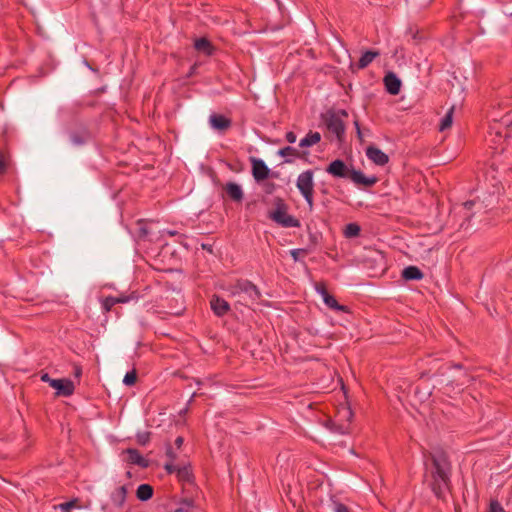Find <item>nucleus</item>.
<instances>
[{"label":"nucleus","instance_id":"obj_1","mask_svg":"<svg viewBox=\"0 0 512 512\" xmlns=\"http://www.w3.org/2000/svg\"><path fill=\"white\" fill-rule=\"evenodd\" d=\"M431 464L425 459V468L430 475V484L438 497H441L444 490L450 485V463L446 454L441 450H434L429 453Z\"/></svg>","mask_w":512,"mask_h":512},{"label":"nucleus","instance_id":"obj_2","mask_svg":"<svg viewBox=\"0 0 512 512\" xmlns=\"http://www.w3.org/2000/svg\"><path fill=\"white\" fill-rule=\"evenodd\" d=\"M233 295L238 296V302L253 303L261 296L259 289L249 281H239L233 290Z\"/></svg>","mask_w":512,"mask_h":512},{"label":"nucleus","instance_id":"obj_3","mask_svg":"<svg viewBox=\"0 0 512 512\" xmlns=\"http://www.w3.org/2000/svg\"><path fill=\"white\" fill-rule=\"evenodd\" d=\"M297 188L307 201L310 209L313 207V200H312V194H313V187H314V181H313V173L312 171L308 170L305 172H302L297 179Z\"/></svg>","mask_w":512,"mask_h":512},{"label":"nucleus","instance_id":"obj_4","mask_svg":"<svg viewBox=\"0 0 512 512\" xmlns=\"http://www.w3.org/2000/svg\"><path fill=\"white\" fill-rule=\"evenodd\" d=\"M276 210L270 213V218L284 227H297L298 221L286 213V205L281 199H277Z\"/></svg>","mask_w":512,"mask_h":512},{"label":"nucleus","instance_id":"obj_5","mask_svg":"<svg viewBox=\"0 0 512 512\" xmlns=\"http://www.w3.org/2000/svg\"><path fill=\"white\" fill-rule=\"evenodd\" d=\"M51 387L56 390L58 396H70L74 392L73 382L65 378L51 381Z\"/></svg>","mask_w":512,"mask_h":512},{"label":"nucleus","instance_id":"obj_6","mask_svg":"<svg viewBox=\"0 0 512 512\" xmlns=\"http://www.w3.org/2000/svg\"><path fill=\"white\" fill-rule=\"evenodd\" d=\"M326 171L335 177L348 178L350 168L342 160H335Z\"/></svg>","mask_w":512,"mask_h":512},{"label":"nucleus","instance_id":"obj_7","mask_svg":"<svg viewBox=\"0 0 512 512\" xmlns=\"http://www.w3.org/2000/svg\"><path fill=\"white\" fill-rule=\"evenodd\" d=\"M252 174L255 180L261 181L268 177L269 168L261 159H252Z\"/></svg>","mask_w":512,"mask_h":512},{"label":"nucleus","instance_id":"obj_8","mask_svg":"<svg viewBox=\"0 0 512 512\" xmlns=\"http://www.w3.org/2000/svg\"><path fill=\"white\" fill-rule=\"evenodd\" d=\"M226 195L234 202H241L244 197L242 187L235 182H228L223 186Z\"/></svg>","mask_w":512,"mask_h":512},{"label":"nucleus","instance_id":"obj_9","mask_svg":"<svg viewBox=\"0 0 512 512\" xmlns=\"http://www.w3.org/2000/svg\"><path fill=\"white\" fill-rule=\"evenodd\" d=\"M348 178L351 179L357 185L372 186L376 183L375 177H366L362 172L350 169Z\"/></svg>","mask_w":512,"mask_h":512},{"label":"nucleus","instance_id":"obj_10","mask_svg":"<svg viewBox=\"0 0 512 512\" xmlns=\"http://www.w3.org/2000/svg\"><path fill=\"white\" fill-rule=\"evenodd\" d=\"M384 83L387 91L392 95H397L400 92L401 80L392 72H389L384 77Z\"/></svg>","mask_w":512,"mask_h":512},{"label":"nucleus","instance_id":"obj_11","mask_svg":"<svg viewBox=\"0 0 512 512\" xmlns=\"http://www.w3.org/2000/svg\"><path fill=\"white\" fill-rule=\"evenodd\" d=\"M326 125L331 133L335 134L337 138H341L344 133V124L339 117L334 115L330 116L326 120Z\"/></svg>","mask_w":512,"mask_h":512},{"label":"nucleus","instance_id":"obj_12","mask_svg":"<svg viewBox=\"0 0 512 512\" xmlns=\"http://www.w3.org/2000/svg\"><path fill=\"white\" fill-rule=\"evenodd\" d=\"M210 306L217 316L225 315L230 309L229 303L218 296L212 297Z\"/></svg>","mask_w":512,"mask_h":512},{"label":"nucleus","instance_id":"obj_13","mask_svg":"<svg viewBox=\"0 0 512 512\" xmlns=\"http://www.w3.org/2000/svg\"><path fill=\"white\" fill-rule=\"evenodd\" d=\"M366 155L377 165H384L388 162V156L380 149L373 146L367 148Z\"/></svg>","mask_w":512,"mask_h":512},{"label":"nucleus","instance_id":"obj_14","mask_svg":"<svg viewBox=\"0 0 512 512\" xmlns=\"http://www.w3.org/2000/svg\"><path fill=\"white\" fill-rule=\"evenodd\" d=\"M209 123L217 131H225L231 126L229 119L218 114H212L209 118Z\"/></svg>","mask_w":512,"mask_h":512},{"label":"nucleus","instance_id":"obj_15","mask_svg":"<svg viewBox=\"0 0 512 512\" xmlns=\"http://www.w3.org/2000/svg\"><path fill=\"white\" fill-rule=\"evenodd\" d=\"M124 460L131 464H136L140 467H147L148 462L145 460L136 449H127L125 452Z\"/></svg>","mask_w":512,"mask_h":512},{"label":"nucleus","instance_id":"obj_16","mask_svg":"<svg viewBox=\"0 0 512 512\" xmlns=\"http://www.w3.org/2000/svg\"><path fill=\"white\" fill-rule=\"evenodd\" d=\"M317 290L322 295L323 301L327 306L338 311H347V308L345 306L338 304L336 299L333 296L329 295V293L324 288H318Z\"/></svg>","mask_w":512,"mask_h":512},{"label":"nucleus","instance_id":"obj_17","mask_svg":"<svg viewBox=\"0 0 512 512\" xmlns=\"http://www.w3.org/2000/svg\"><path fill=\"white\" fill-rule=\"evenodd\" d=\"M194 47L198 52H201L205 55H211L213 52V46L206 38L196 39Z\"/></svg>","mask_w":512,"mask_h":512},{"label":"nucleus","instance_id":"obj_18","mask_svg":"<svg viewBox=\"0 0 512 512\" xmlns=\"http://www.w3.org/2000/svg\"><path fill=\"white\" fill-rule=\"evenodd\" d=\"M402 276L405 280H420L423 278V273L416 266H409L403 270Z\"/></svg>","mask_w":512,"mask_h":512},{"label":"nucleus","instance_id":"obj_19","mask_svg":"<svg viewBox=\"0 0 512 512\" xmlns=\"http://www.w3.org/2000/svg\"><path fill=\"white\" fill-rule=\"evenodd\" d=\"M321 139L320 133L318 132H310L303 139L300 140V147H310L316 143H318Z\"/></svg>","mask_w":512,"mask_h":512},{"label":"nucleus","instance_id":"obj_20","mask_svg":"<svg viewBox=\"0 0 512 512\" xmlns=\"http://www.w3.org/2000/svg\"><path fill=\"white\" fill-rule=\"evenodd\" d=\"M378 55L379 53L377 51L365 52L357 64L358 68L363 69L367 67Z\"/></svg>","mask_w":512,"mask_h":512},{"label":"nucleus","instance_id":"obj_21","mask_svg":"<svg viewBox=\"0 0 512 512\" xmlns=\"http://www.w3.org/2000/svg\"><path fill=\"white\" fill-rule=\"evenodd\" d=\"M454 110H455V106L453 105L447 111L446 115L442 118V120L440 122V126H439L440 131L443 132L452 126Z\"/></svg>","mask_w":512,"mask_h":512},{"label":"nucleus","instance_id":"obj_22","mask_svg":"<svg viewBox=\"0 0 512 512\" xmlns=\"http://www.w3.org/2000/svg\"><path fill=\"white\" fill-rule=\"evenodd\" d=\"M153 495V488L148 484H141L137 488V497L142 500L146 501L150 499Z\"/></svg>","mask_w":512,"mask_h":512},{"label":"nucleus","instance_id":"obj_23","mask_svg":"<svg viewBox=\"0 0 512 512\" xmlns=\"http://www.w3.org/2000/svg\"><path fill=\"white\" fill-rule=\"evenodd\" d=\"M126 488L125 486L119 487L113 494H112V501L118 505L121 506L124 503L125 497H126Z\"/></svg>","mask_w":512,"mask_h":512},{"label":"nucleus","instance_id":"obj_24","mask_svg":"<svg viewBox=\"0 0 512 512\" xmlns=\"http://www.w3.org/2000/svg\"><path fill=\"white\" fill-rule=\"evenodd\" d=\"M74 508H80V505L78 504V500L74 499L65 503H61L57 506H55V509H60L62 512H70L71 509Z\"/></svg>","mask_w":512,"mask_h":512},{"label":"nucleus","instance_id":"obj_25","mask_svg":"<svg viewBox=\"0 0 512 512\" xmlns=\"http://www.w3.org/2000/svg\"><path fill=\"white\" fill-rule=\"evenodd\" d=\"M344 233L346 237H356L360 233V227L357 224L350 223L346 226Z\"/></svg>","mask_w":512,"mask_h":512},{"label":"nucleus","instance_id":"obj_26","mask_svg":"<svg viewBox=\"0 0 512 512\" xmlns=\"http://www.w3.org/2000/svg\"><path fill=\"white\" fill-rule=\"evenodd\" d=\"M338 420L339 422H342V421H346V422H349L353 416V413L352 411L350 410V408L348 407H343L342 409H340L338 411Z\"/></svg>","mask_w":512,"mask_h":512},{"label":"nucleus","instance_id":"obj_27","mask_svg":"<svg viewBox=\"0 0 512 512\" xmlns=\"http://www.w3.org/2000/svg\"><path fill=\"white\" fill-rule=\"evenodd\" d=\"M137 381V374H136V371L133 370L131 372H128L124 378H123V383L127 386H132L136 383Z\"/></svg>","mask_w":512,"mask_h":512},{"label":"nucleus","instance_id":"obj_28","mask_svg":"<svg viewBox=\"0 0 512 512\" xmlns=\"http://www.w3.org/2000/svg\"><path fill=\"white\" fill-rule=\"evenodd\" d=\"M193 501L185 499L174 512H192Z\"/></svg>","mask_w":512,"mask_h":512},{"label":"nucleus","instance_id":"obj_29","mask_svg":"<svg viewBox=\"0 0 512 512\" xmlns=\"http://www.w3.org/2000/svg\"><path fill=\"white\" fill-rule=\"evenodd\" d=\"M278 154L285 157V156H299V152L296 148L293 147H285L278 151Z\"/></svg>","mask_w":512,"mask_h":512},{"label":"nucleus","instance_id":"obj_30","mask_svg":"<svg viewBox=\"0 0 512 512\" xmlns=\"http://www.w3.org/2000/svg\"><path fill=\"white\" fill-rule=\"evenodd\" d=\"M290 254H291L292 258L295 261H298V260H300L301 257L306 255V250H304V249H294V250L290 251Z\"/></svg>","mask_w":512,"mask_h":512},{"label":"nucleus","instance_id":"obj_31","mask_svg":"<svg viewBox=\"0 0 512 512\" xmlns=\"http://www.w3.org/2000/svg\"><path fill=\"white\" fill-rule=\"evenodd\" d=\"M116 303L117 300L114 297H107L103 302V307L106 311H110Z\"/></svg>","mask_w":512,"mask_h":512},{"label":"nucleus","instance_id":"obj_32","mask_svg":"<svg viewBox=\"0 0 512 512\" xmlns=\"http://www.w3.org/2000/svg\"><path fill=\"white\" fill-rule=\"evenodd\" d=\"M332 510L334 512H352L347 506L338 502H335L333 504Z\"/></svg>","mask_w":512,"mask_h":512},{"label":"nucleus","instance_id":"obj_33","mask_svg":"<svg viewBox=\"0 0 512 512\" xmlns=\"http://www.w3.org/2000/svg\"><path fill=\"white\" fill-rule=\"evenodd\" d=\"M177 474H178V477L182 480H186L189 478V472L186 467H183V468L178 467Z\"/></svg>","mask_w":512,"mask_h":512},{"label":"nucleus","instance_id":"obj_34","mask_svg":"<svg viewBox=\"0 0 512 512\" xmlns=\"http://www.w3.org/2000/svg\"><path fill=\"white\" fill-rule=\"evenodd\" d=\"M489 512H505V511L498 502L492 501L490 504Z\"/></svg>","mask_w":512,"mask_h":512},{"label":"nucleus","instance_id":"obj_35","mask_svg":"<svg viewBox=\"0 0 512 512\" xmlns=\"http://www.w3.org/2000/svg\"><path fill=\"white\" fill-rule=\"evenodd\" d=\"M6 170V162L4 159V155L0 153V173H4Z\"/></svg>","mask_w":512,"mask_h":512},{"label":"nucleus","instance_id":"obj_36","mask_svg":"<svg viewBox=\"0 0 512 512\" xmlns=\"http://www.w3.org/2000/svg\"><path fill=\"white\" fill-rule=\"evenodd\" d=\"M336 430L339 433L344 434V433H346L348 431V427L345 424H343V423H339V424L336 425Z\"/></svg>","mask_w":512,"mask_h":512},{"label":"nucleus","instance_id":"obj_37","mask_svg":"<svg viewBox=\"0 0 512 512\" xmlns=\"http://www.w3.org/2000/svg\"><path fill=\"white\" fill-rule=\"evenodd\" d=\"M165 468L169 473H172L177 472L178 466H175L172 462H170L165 465Z\"/></svg>","mask_w":512,"mask_h":512},{"label":"nucleus","instance_id":"obj_38","mask_svg":"<svg viewBox=\"0 0 512 512\" xmlns=\"http://www.w3.org/2000/svg\"><path fill=\"white\" fill-rule=\"evenodd\" d=\"M286 140L289 142V143H294L296 142V134L293 133V132H288L286 134Z\"/></svg>","mask_w":512,"mask_h":512},{"label":"nucleus","instance_id":"obj_39","mask_svg":"<svg viewBox=\"0 0 512 512\" xmlns=\"http://www.w3.org/2000/svg\"><path fill=\"white\" fill-rule=\"evenodd\" d=\"M138 441L142 445H145L147 443V441H148V434L139 435L138 436Z\"/></svg>","mask_w":512,"mask_h":512},{"label":"nucleus","instance_id":"obj_40","mask_svg":"<svg viewBox=\"0 0 512 512\" xmlns=\"http://www.w3.org/2000/svg\"><path fill=\"white\" fill-rule=\"evenodd\" d=\"M41 380L46 383H49V385L51 386V381H55L56 379L50 378L49 375L47 373H45L41 376Z\"/></svg>","mask_w":512,"mask_h":512},{"label":"nucleus","instance_id":"obj_41","mask_svg":"<svg viewBox=\"0 0 512 512\" xmlns=\"http://www.w3.org/2000/svg\"><path fill=\"white\" fill-rule=\"evenodd\" d=\"M167 456L171 459V460H174L176 458V454L175 452L172 450V448H169L167 450Z\"/></svg>","mask_w":512,"mask_h":512},{"label":"nucleus","instance_id":"obj_42","mask_svg":"<svg viewBox=\"0 0 512 512\" xmlns=\"http://www.w3.org/2000/svg\"><path fill=\"white\" fill-rule=\"evenodd\" d=\"M115 300H117V303H126L128 302V297H114Z\"/></svg>","mask_w":512,"mask_h":512},{"label":"nucleus","instance_id":"obj_43","mask_svg":"<svg viewBox=\"0 0 512 512\" xmlns=\"http://www.w3.org/2000/svg\"><path fill=\"white\" fill-rule=\"evenodd\" d=\"M183 438L182 437H178L176 440H175V445L177 446V448H180L183 444Z\"/></svg>","mask_w":512,"mask_h":512},{"label":"nucleus","instance_id":"obj_44","mask_svg":"<svg viewBox=\"0 0 512 512\" xmlns=\"http://www.w3.org/2000/svg\"><path fill=\"white\" fill-rule=\"evenodd\" d=\"M71 139L75 144H80L82 142L81 139L77 136H72Z\"/></svg>","mask_w":512,"mask_h":512},{"label":"nucleus","instance_id":"obj_45","mask_svg":"<svg viewBox=\"0 0 512 512\" xmlns=\"http://www.w3.org/2000/svg\"><path fill=\"white\" fill-rule=\"evenodd\" d=\"M355 125H356V128H357L358 137L360 139H362V133H361V130H360L359 126H358V122L357 121L355 122Z\"/></svg>","mask_w":512,"mask_h":512},{"label":"nucleus","instance_id":"obj_46","mask_svg":"<svg viewBox=\"0 0 512 512\" xmlns=\"http://www.w3.org/2000/svg\"><path fill=\"white\" fill-rule=\"evenodd\" d=\"M80 374H81V369L77 368L76 372H75V375L78 377V376H80Z\"/></svg>","mask_w":512,"mask_h":512},{"label":"nucleus","instance_id":"obj_47","mask_svg":"<svg viewBox=\"0 0 512 512\" xmlns=\"http://www.w3.org/2000/svg\"><path fill=\"white\" fill-rule=\"evenodd\" d=\"M465 205L470 208L473 205V202H466Z\"/></svg>","mask_w":512,"mask_h":512}]
</instances>
